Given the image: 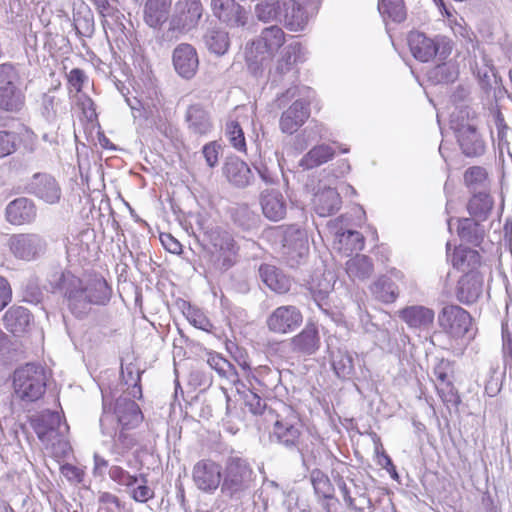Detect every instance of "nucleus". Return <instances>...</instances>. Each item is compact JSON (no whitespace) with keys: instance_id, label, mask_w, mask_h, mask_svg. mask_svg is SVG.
<instances>
[{"instance_id":"f257e3e1","label":"nucleus","mask_w":512,"mask_h":512,"mask_svg":"<svg viewBox=\"0 0 512 512\" xmlns=\"http://www.w3.org/2000/svg\"><path fill=\"white\" fill-rule=\"evenodd\" d=\"M47 376L43 366L27 363L13 373V394L23 402L40 399L46 390Z\"/></svg>"},{"instance_id":"f03ea898","label":"nucleus","mask_w":512,"mask_h":512,"mask_svg":"<svg viewBox=\"0 0 512 512\" xmlns=\"http://www.w3.org/2000/svg\"><path fill=\"white\" fill-rule=\"evenodd\" d=\"M203 241L211 246V258L215 268L227 271L237 262L238 250L233 236L219 227L201 225Z\"/></svg>"},{"instance_id":"7ed1b4c3","label":"nucleus","mask_w":512,"mask_h":512,"mask_svg":"<svg viewBox=\"0 0 512 512\" xmlns=\"http://www.w3.org/2000/svg\"><path fill=\"white\" fill-rule=\"evenodd\" d=\"M254 478V471L246 459L230 456L222 472L221 491L230 497L240 495L251 488Z\"/></svg>"},{"instance_id":"20e7f679","label":"nucleus","mask_w":512,"mask_h":512,"mask_svg":"<svg viewBox=\"0 0 512 512\" xmlns=\"http://www.w3.org/2000/svg\"><path fill=\"white\" fill-rule=\"evenodd\" d=\"M285 43V33L278 25L262 30L260 36L246 49V61L253 71H257L263 63Z\"/></svg>"},{"instance_id":"39448f33","label":"nucleus","mask_w":512,"mask_h":512,"mask_svg":"<svg viewBox=\"0 0 512 512\" xmlns=\"http://www.w3.org/2000/svg\"><path fill=\"white\" fill-rule=\"evenodd\" d=\"M35 433L47 447L58 445L61 452L68 449L65 436L69 430L66 422H62L61 415L56 411L46 410L41 412L32 422Z\"/></svg>"},{"instance_id":"423d86ee","label":"nucleus","mask_w":512,"mask_h":512,"mask_svg":"<svg viewBox=\"0 0 512 512\" xmlns=\"http://www.w3.org/2000/svg\"><path fill=\"white\" fill-rule=\"evenodd\" d=\"M203 12L201 0H177L169 20V30L179 34L193 31L198 27Z\"/></svg>"},{"instance_id":"0eeeda50","label":"nucleus","mask_w":512,"mask_h":512,"mask_svg":"<svg viewBox=\"0 0 512 512\" xmlns=\"http://www.w3.org/2000/svg\"><path fill=\"white\" fill-rule=\"evenodd\" d=\"M309 254L308 236L304 229L290 225L283 231L282 255L290 267L300 265Z\"/></svg>"},{"instance_id":"6e6552de","label":"nucleus","mask_w":512,"mask_h":512,"mask_svg":"<svg viewBox=\"0 0 512 512\" xmlns=\"http://www.w3.org/2000/svg\"><path fill=\"white\" fill-rule=\"evenodd\" d=\"M438 325L450 337H465L471 329L472 317L458 305H446L438 314Z\"/></svg>"},{"instance_id":"1a4fd4ad","label":"nucleus","mask_w":512,"mask_h":512,"mask_svg":"<svg viewBox=\"0 0 512 512\" xmlns=\"http://www.w3.org/2000/svg\"><path fill=\"white\" fill-rule=\"evenodd\" d=\"M8 246L17 259L32 261L45 253L47 243L37 233H19L10 236Z\"/></svg>"},{"instance_id":"9d476101","label":"nucleus","mask_w":512,"mask_h":512,"mask_svg":"<svg viewBox=\"0 0 512 512\" xmlns=\"http://www.w3.org/2000/svg\"><path fill=\"white\" fill-rule=\"evenodd\" d=\"M28 194L53 205L60 201L62 190L58 181L50 174L35 173L25 186Z\"/></svg>"},{"instance_id":"9b49d317","label":"nucleus","mask_w":512,"mask_h":512,"mask_svg":"<svg viewBox=\"0 0 512 512\" xmlns=\"http://www.w3.org/2000/svg\"><path fill=\"white\" fill-rule=\"evenodd\" d=\"M210 7L213 16L229 28H243L248 23L247 10L236 0H211Z\"/></svg>"},{"instance_id":"f8f14e48","label":"nucleus","mask_w":512,"mask_h":512,"mask_svg":"<svg viewBox=\"0 0 512 512\" xmlns=\"http://www.w3.org/2000/svg\"><path fill=\"white\" fill-rule=\"evenodd\" d=\"M192 479L199 490L213 493L222 484V467L211 459L199 460L193 467Z\"/></svg>"},{"instance_id":"ddd939ff","label":"nucleus","mask_w":512,"mask_h":512,"mask_svg":"<svg viewBox=\"0 0 512 512\" xmlns=\"http://www.w3.org/2000/svg\"><path fill=\"white\" fill-rule=\"evenodd\" d=\"M348 481L349 484L341 476L335 478L345 505L356 512H365L366 509L371 510L372 502L367 495V488L356 479H348Z\"/></svg>"},{"instance_id":"4468645a","label":"nucleus","mask_w":512,"mask_h":512,"mask_svg":"<svg viewBox=\"0 0 512 512\" xmlns=\"http://www.w3.org/2000/svg\"><path fill=\"white\" fill-rule=\"evenodd\" d=\"M303 321L300 310L293 305L279 306L267 318V327L271 332L286 334L298 328Z\"/></svg>"},{"instance_id":"2eb2a0df","label":"nucleus","mask_w":512,"mask_h":512,"mask_svg":"<svg viewBox=\"0 0 512 512\" xmlns=\"http://www.w3.org/2000/svg\"><path fill=\"white\" fill-rule=\"evenodd\" d=\"M172 64L182 79L194 78L199 68V57L195 47L189 43L178 44L172 52Z\"/></svg>"},{"instance_id":"dca6fc26","label":"nucleus","mask_w":512,"mask_h":512,"mask_svg":"<svg viewBox=\"0 0 512 512\" xmlns=\"http://www.w3.org/2000/svg\"><path fill=\"white\" fill-rule=\"evenodd\" d=\"M272 436L278 444L285 448L299 450L301 424L296 417L276 419L273 425Z\"/></svg>"},{"instance_id":"f3484780","label":"nucleus","mask_w":512,"mask_h":512,"mask_svg":"<svg viewBox=\"0 0 512 512\" xmlns=\"http://www.w3.org/2000/svg\"><path fill=\"white\" fill-rule=\"evenodd\" d=\"M459 146L468 157L481 156L485 152V142L472 124H460L455 128Z\"/></svg>"},{"instance_id":"a211bd4d","label":"nucleus","mask_w":512,"mask_h":512,"mask_svg":"<svg viewBox=\"0 0 512 512\" xmlns=\"http://www.w3.org/2000/svg\"><path fill=\"white\" fill-rule=\"evenodd\" d=\"M301 52L302 46L298 42L290 43L282 49L272 73V84L280 82L289 73H292L291 78H296L294 66L301 60Z\"/></svg>"},{"instance_id":"6ab92c4d","label":"nucleus","mask_w":512,"mask_h":512,"mask_svg":"<svg viewBox=\"0 0 512 512\" xmlns=\"http://www.w3.org/2000/svg\"><path fill=\"white\" fill-rule=\"evenodd\" d=\"M184 118L188 131L193 135L206 136L213 129L210 113L200 103L189 105Z\"/></svg>"},{"instance_id":"aec40b11","label":"nucleus","mask_w":512,"mask_h":512,"mask_svg":"<svg viewBox=\"0 0 512 512\" xmlns=\"http://www.w3.org/2000/svg\"><path fill=\"white\" fill-rule=\"evenodd\" d=\"M36 215L34 202L26 197L14 199L5 209V218L12 225L30 224L35 220Z\"/></svg>"},{"instance_id":"412c9836","label":"nucleus","mask_w":512,"mask_h":512,"mask_svg":"<svg viewBox=\"0 0 512 512\" xmlns=\"http://www.w3.org/2000/svg\"><path fill=\"white\" fill-rule=\"evenodd\" d=\"M483 275L479 271L466 272L458 281L456 296L464 304L474 303L483 292Z\"/></svg>"},{"instance_id":"4be33fe9","label":"nucleus","mask_w":512,"mask_h":512,"mask_svg":"<svg viewBox=\"0 0 512 512\" xmlns=\"http://www.w3.org/2000/svg\"><path fill=\"white\" fill-rule=\"evenodd\" d=\"M223 175L236 188H245L253 181V173L246 162L238 157H229L223 165Z\"/></svg>"},{"instance_id":"5701e85b","label":"nucleus","mask_w":512,"mask_h":512,"mask_svg":"<svg viewBox=\"0 0 512 512\" xmlns=\"http://www.w3.org/2000/svg\"><path fill=\"white\" fill-rule=\"evenodd\" d=\"M408 45L415 59L421 62L430 61L439 51L438 41L419 31L409 33Z\"/></svg>"},{"instance_id":"b1692460","label":"nucleus","mask_w":512,"mask_h":512,"mask_svg":"<svg viewBox=\"0 0 512 512\" xmlns=\"http://www.w3.org/2000/svg\"><path fill=\"white\" fill-rule=\"evenodd\" d=\"M260 205L263 215L270 221H280L286 215L287 202L278 190H264L260 195Z\"/></svg>"},{"instance_id":"393cba45","label":"nucleus","mask_w":512,"mask_h":512,"mask_svg":"<svg viewBox=\"0 0 512 512\" xmlns=\"http://www.w3.org/2000/svg\"><path fill=\"white\" fill-rule=\"evenodd\" d=\"M309 115L308 104H305L302 100H295L281 115L279 122L281 131L293 134L305 123Z\"/></svg>"},{"instance_id":"a878e982","label":"nucleus","mask_w":512,"mask_h":512,"mask_svg":"<svg viewBox=\"0 0 512 512\" xmlns=\"http://www.w3.org/2000/svg\"><path fill=\"white\" fill-rule=\"evenodd\" d=\"M331 365L335 374L341 379H349L354 374L353 355L342 346H336L333 339L328 341Z\"/></svg>"},{"instance_id":"bb28decb","label":"nucleus","mask_w":512,"mask_h":512,"mask_svg":"<svg viewBox=\"0 0 512 512\" xmlns=\"http://www.w3.org/2000/svg\"><path fill=\"white\" fill-rule=\"evenodd\" d=\"M399 317L411 329L427 330L435 319V313L432 309L422 305L407 306L399 311Z\"/></svg>"},{"instance_id":"cd10ccee","label":"nucleus","mask_w":512,"mask_h":512,"mask_svg":"<svg viewBox=\"0 0 512 512\" xmlns=\"http://www.w3.org/2000/svg\"><path fill=\"white\" fill-rule=\"evenodd\" d=\"M282 7V18L280 24L286 29L298 32L302 31L307 23L308 16L304 7L296 0H284Z\"/></svg>"},{"instance_id":"c85d7f7f","label":"nucleus","mask_w":512,"mask_h":512,"mask_svg":"<svg viewBox=\"0 0 512 512\" xmlns=\"http://www.w3.org/2000/svg\"><path fill=\"white\" fill-rule=\"evenodd\" d=\"M341 204V197L335 188L325 187L314 194L313 208L320 217L335 214L341 208Z\"/></svg>"},{"instance_id":"c756f323","label":"nucleus","mask_w":512,"mask_h":512,"mask_svg":"<svg viewBox=\"0 0 512 512\" xmlns=\"http://www.w3.org/2000/svg\"><path fill=\"white\" fill-rule=\"evenodd\" d=\"M114 413L123 428H134L143 419L138 404L128 397H119L116 400Z\"/></svg>"},{"instance_id":"7c9ffc66","label":"nucleus","mask_w":512,"mask_h":512,"mask_svg":"<svg viewBox=\"0 0 512 512\" xmlns=\"http://www.w3.org/2000/svg\"><path fill=\"white\" fill-rule=\"evenodd\" d=\"M258 271L261 281L270 290L278 294H285L290 290L291 279L276 266L264 263L260 265Z\"/></svg>"},{"instance_id":"2f4dec72","label":"nucleus","mask_w":512,"mask_h":512,"mask_svg":"<svg viewBox=\"0 0 512 512\" xmlns=\"http://www.w3.org/2000/svg\"><path fill=\"white\" fill-rule=\"evenodd\" d=\"M303 465L307 468L325 467L334 461L332 452L321 442H312L305 449H299Z\"/></svg>"},{"instance_id":"473e14b6","label":"nucleus","mask_w":512,"mask_h":512,"mask_svg":"<svg viewBox=\"0 0 512 512\" xmlns=\"http://www.w3.org/2000/svg\"><path fill=\"white\" fill-rule=\"evenodd\" d=\"M66 299L70 311L78 318L86 316L91 310V303L88 301L83 281L80 278L72 279Z\"/></svg>"},{"instance_id":"72a5a7b5","label":"nucleus","mask_w":512,"mask_h":512,"mask_svg":"<svg viewBox=\"0 0 512 512\" xmlns=\"http://www.w3.org/2000/svg\"><path fill=\"white\" fill-rule=\"evenodd\" d=\"M294 352L311 355L320 347V336L314 324H307L305 328L291 339Z\"/></svg>"},{"instance_id":"f704fd0d","label":"nucleus","mask_w":512,"mask_h":512,"mask_svg":"<svg viewBox=\"0 0 512 512\" xmlns=\"http://www.w3.org/2000/svg\"><path fill=\"white\" fill-rule=\"evenodd\" d=\"M32 321V315L27 308L12 306L4 314L5 328L14 335L25 333Z\"/></svg>"},{"instance_id":"c9c22d12","label":"nucleus","mask_w":512,"mask_h":512,"mask_svg":"<svg viewBox=\"0 0 512 512\" xmlns=\"http://www.w3.org/2000/svg\"><path fill=\"white\" fill-rule=\"evenodd\" d=\"M83 288L92 305H105L109 302L112 290L102 277H93L83 282Z\"/></svg>"},{"instance_id":"e433bc0d","label":"nucleus","mask_w":512,"mask_h":512,"mask_svg":"<svg viewBox=\"0 0 512 512\" xmlns=\"http://www.w3.org/2000/svg\"><path fill=\"white\" fill-rule=\"evenodd\" d=\"M171 0H147L144 8V19L152 28L160 27L168 16Z\"/></svg>"},{"instance_id":"4c0bfd02","label":"nucleus","mask_w":512,"mask_h":512,"mask_svg":"<svg viewBox=\"0 0 512 512\" xmlns=\"http://www.w3.org/2000/svg\"><path fill=\"white\" fill-rule=\"evenodd\" d=\"M334 155L335 150L330 145H316L301 158L299 165L305 170H310L327 163Z\"/></svg>"},{"instance_id":"58836bf2","label":"nucleus","mask_w":512,"mask_h":512,"mask_svg":"<svg viewBox=\"0 0 512 512\" xmlns=\"http://www.w3.org/2000/svg\"><path fill=\"white\" fill-rule=\"evenodd\" d=\"M464 182L473 195L490 191L491 180L483 167L473 166L468 168L464 173Z\"/></svg>"},{"instance_id":"ea45409f","label":"nucleus","mask_w":512,"mask_h":512,"mask_svg":"<svg viewBox=\"0 0 512 512\" xmlns=\"http://www.w3.org/2000/svg\"><path fill=\"white\" fill-rule=\"evenodd\" d=\"M457 233L461 240L477 246L482 242L485 230L475 219L463 218L458 220Z\"/></svg>"},{"instance_id":"a19ab883","label":"nucleus","mask_w":512,"mask_h":512,"mask_svg":"<svg viewBox=\"0 0 512 512\" xmlns=\"http://www.w3.org/2000/svg\"><path fill=\"white\" fill-rule=\"evenodd\" d=\"M452 263L455 268L465 273L478 271L477 268L481 264V256L479 252L474 249L459 247L453 254Z\"/></svg>"},{"instance_id":"79ce46f5","label":"nucleus","mask_w":512,"mask_h":512,"mask_svg":"<svg viewBox=\"0 0 512 512\" xmlns=\"http://www.w3.org/2000/svg\"><path fill=\"white\" fill-rule=\"evenodd\" d=\"M203 42L206 48L218 56L224 55L230 46L228 32L220 28H211L203 35Z\"/></svg>"},{"instance_id":"37998d69","label":"nucleus","mask_w":512,"mask_h":512,"mask_svg":"<svg viewBox=\"0 0 512 512\" xmlns=\"http://www.w3.org/2000/svg\"><path fill=\"white\" fill-rule=\"evenodd\" d=\"M373 271V263L366 255L357 254L346 262V272L353 281H364L371 276Z\"/></svg>"},{"instance_id":"c03bdc74","label":"nucleus","mask_w":512,"mask_h":512,"mask_svg":"<svg viewBox=\"0 0 512 512\" xmlns=\"http://www.w3.org/2000/svg\"><path fill=\"white\" fill-rule=\"evenodd\" d=\"M25 103V96L17 86L0 88V109L6 112H19Z\"/></svg>"},{"instance_id":"a18cd8bd","label":"nucleus","mask_w":512,"mask_h":512,"mask_svg":"<svg viewBox=\"0 0 512 512\" xmlns=\"http://www.w3.org/2000/svg\"><path fill=\"white\" fill-rule=\"evenodd\" d=\"M493 205L494 201L489 192H479L469 200L468 211L475 219L484 221L491 213Z\"/></svg>"},{"instance_id":"49530a36","label":"nucleus","mask_w":512,"mask_h":512,"mask_svg":"<svg viewBox=\"0 0 512 512\" xmlns=\"http://www.w3.org/2000/svg\"><path fill=\"white\" fill-rule=\"evenodd\" d=\"M373 296L383 303L394 302L399 294L397 285L388 277L382 276L370 286Z\"/></svg>"},{"instance_id":"de8ad7c7","label":"nucleus","mask_w":512,"mask_h":512,"mask_svg":"<svg viewBox=\"0 0 512 512\" xmlns=\"http://www.w3.org/2000/svg\"><path fill=\"white\" fill-rule=\"evenodd\" d=\"M310 481L313 486L314 492L318 497L325 500H335L334 486L329 477L320 469L313 468L310 472Z\"/></svg>"},{"instance_id":"09e8293b","label":"nucleus","mask_w":512,"mask_h":512,"mask_svg":"<svg viewBox=\"0 0 512 512\" xmlns=\"http://www.w3.org/2000/svg\"><path fill=\"white\" fill-rule=\"evenodd\" d=\"M207 363L220 377L227 379L230 383H239L236 368L219 354H209Z\"/></svg>"},{"instance_id":"8fccbe9b","label":"nucleus","mask_w":512,"mask_h":512,"mask_svg":"<svg viewBox=\"0 0 512 512\" xmlns=\"http://www.w3.org/2000/svg\"><path fill=\"white\" fill-rule=\"evenodd\" d=\"M458 75V66L451 61L439 64L429 71V79L435 83L454 82Z\"/></svg>"},{"instance_id":"3c124183","label":"nucleus","mask_w":512,"mask_h":512,"mask_svg":"<svg viewBox=\"0 0 512 512\" xmlns=\"http://www.w3.org/2000/svg\"><path fill=\"white\" fill-rule=\"evenodd\" d=\"M378 10L384 18L394 22H402L406 18L403 0H379Z\"/></svg>"},{"instance_id":"603ef678","label":"nucleus","mask_w":512,"mask_h":512,"mask_svg":"<svg viewBox=\"0 0 512 512\" xmlns=\"http://www.w3.org/2000/svg\"><path fill=\"white\" fill-rule=\"evenodd\" d=\"M338 242L341 245L339 249H343L345 253L361 251L364 248L363 235L354 230H347L338 235Z\"/></svg>"},{"instance_id":"864d4df0","label":"nucleus","mask_w":512,"mask_h":512,"mask_svg":"<svg viewBox=\"0 0 512 512\" xmlns=\"http://www.w3.org/2000/svg\"><path fill=\"white\" fill-rule=\"evenodd\" d=\"M72 279H78V277L73 274L62 271H55L49 275L48 283L50 286V291L52 293H63L64 297H67V292L70 290V283H72Z\"/></svg>"},{"instance_id":"5fc2aeb1","label":"nucleus","mask_w":512,"mask_h":512,"mask_svg":"<svg viewBox=\"0 0 512 512\" xmlns=\"http://www.w3.org/2000/svg\"><path fill=\"white\" fill-rule=\"evenodd\" d=\"M332 289V286L329 281H326L319 289H316L315 287H311V293L312 297L314 299V302L316 306L319 308V310L326 316L331 318L333 321H338V314L333 313L329 307H327V304L323 301L327 298L330 290Z\"/></svg>"},{"instance_id":"6e6d98bb","label":"nucleus","mask_w":512,"mask_h":512,"mask_svg":"<svg viewBox=\"0 0 512 512\" xmlns=\"http://www.w3.org/2000/svg\"><path fill=\"white\" fill-rule=\"evenodd\" d=\"M253 379L259 385L266 389H272L277 387L281 381V375L278 370H272L268 367H259L256 370V374L253 375Z\"/></svg>"},{"instance_id":"4d7b16f0","label":"nucleus","mask_w":512,"mask_h":512,"mask_svg":"<svg viewBox=\"0 0 512 512\" xmlns=\"http://www.w3.org/2000/svg\"><path fill=\"white\" fill-rule=\"evenodd\" d=\"M226 136L230 144L240 152L246 151V141L244 132L237 121H229L226 123Z\"/></svg>"},{"instance_id":"13d9d810","label":"nucleus","mask_w":512,"mask_h":512,"mask_svg":"<svg viewBox=\"0 0 512 512\" xmlns=\"http://www.w3.org/2000/svg\"><path fill=\"white\" fill-rule=\"evenodd\" d=\"M254 168L261 179L267 184H273L278 180L279 164L273 160L255 162Z\"/></svg>"},{"instance_id":"bf43d9fd","label":"nucleus","mask_w":512,"mask_h":512,"mask_svg":"<svg viewBox=\"0 0 512 512\" xmlns=\"http://www.w3.org/2000/svg\"><path fill=\"white\" fill-rule=\"evenodd\" d=\"M23 301L31 304H39L43 299V292L36 277L26 279L22 287Z\"/></svg>"},{"instance_id":"052dcab7","label":"nucleus","mask_w":512,"mask_h":512,"mask_svg":"<svg viewBox=\"0 0 512 512\" xmlns=\"http://www.w3.org/2000/svg\"><path fill=\"white\" fill-rule=\"evenodd\" d=\"M139 482L128 489L130 497L139 503H145L154 498V490L147 485V477L143 474L138 476Z\"/></svg>"},{"instance_id":"680f3d73","label":"nucleus","mask_w":512,"mask_h":512,"mask_svg":"<svg viewBox=\"0 0 512 512\" xmlns=\"http://www.w3.org/2000/svg\"><path fill=\"white\" fill-rule=\"evenodd\" d=\"M109 477L118 485L124 486L127 489L132 488L139 482L137 475H131L128 471L118 465H112L108 471Z\"/></svg>"},{"instance_id":"e2e57ef3","label":"nucleus","mask_w":512,"mask_h":512,"mask_svg":"<svg viewBox=\"0 0 512 512\" xmlns=\"http://www.w3.org/2000/svg\"><path fill=\"white\" fill-rule=\"evenodd\" d=\"M125 429L126 428L122 427L120 432L115 434L111 447V452L120 456L127 453L135 445L134 437L131 434L125 432Z\"/></svg>"},{"instance_id":"0e129e2a","label":"nucleus","mask_w":512,"mask_h":512,"mask_svg":"<svg viewBox=\"0 0 512 512\" xmlns=\"http://www.w3.org/2000/svg\"><path fill=\"white\" fill-rule=\"evenodd\" d=\"M433 373L441 385H445L447 388L450 389V391L453 389V386L450 381V375L453 373V368L452 363L449 360H438V362L434 366Z\"/></svg>"},{"instance_id":"69168bd1","label":"nucleus","mask_w":512,"mask_h":512,"mask_svg":"<svg viewBox=\"0 0 512 512\" xmlns=\"http://www.w3.org/2000/svg\"><path fill=\"white\" fill-rule=\"evenodd\" d=\"M121 508V501L116 495L109 492L99 494L97 512H119Z\"/></svg>"},{"instance_id":"338daca9","label":"nucleus","mask_w":512,"mask_h":512,"mask_svg":"<svg viewBox=\"0 0 512 512\" xmlns=\"http://www.w3.org/2000/svg\"><path fill=\"white\" fill-rule=\"evenodd\" d=\"M20 77L15 66L11 63L0 64V88L3 86H17Z\"/></svg>"},{"instance_id":"774afa93","label":"nucleus","mask_w":512,"mask_h":512,"mask_svg":"<svg viewBox=\"0 0 512 512\" xmlns=\"http://www.w3.org/2000/svg\"><path fill=\"white\" fill-rule=\"evenodd\" d=\"M270 3V0L260 1L254 6L253 15L262 23L275 22V14Z\"/></svg>"}]
</instances>
